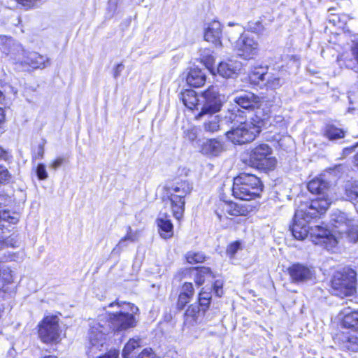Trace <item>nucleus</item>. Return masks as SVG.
<instances>
[{"label":"nucleus","mask_w":358,"mask_h":358,"mask_svg":"<svg viewBox=\"0 0 358 358\" xmlns=\"http://www.w3.org/2000/svg\"><path fill=\"white\" fill-rule=\"evenodd\" d=\"M108 307L116 308V310L99 315L96 320L90 323L92 341L95 339L94 332L107 336L113 331H124L136 325L135 315L138 313V308L133 303L115 301L110 303Z\"/></svg>","instance_id":"obj_1"},{"label":"nucleus","mask_w":358,"mask_h":358,"mask_svg":"<svg viewBox=\"0 0 358 358\" xmlns=\"http://www.w3.org/2000/svg\"><path fill=\"white\" fill-rule=\"evenodd\" d=\"M329 207V201L327 199L321 198L313 199L301 203L296 209L294 215V222L292 226V233L294 237L298 240H304L308 236L311 241V232L313 229L319 227H310V219L316 217L317 214H322Z\"/></svg>","instance_id":"obj_2"},{"label":"nucleus","mask_w":358,"mask_h":358,"mask_svg":"<svg viewBox=\"0 0 358 358\" xmlns=\"http://www.w3.org/2000/svg\"><path fill=\"white\" fill-rule=\"evenodd\" d=\"M224 121L231 124L226 136L234 144L242 145L251 142L261 131L260 126L245 120L244 112L238 108L229 110L224 115Z\"/></svg>","instance_id":"obj_3"},{"label":"nucleus","mask_w":358,"mask_h":358,"mask_svg":"<svg viewBox=\"0 0 358 358\" xmlns=\"http://www.w3.org/2000/svg\"><path fill=\"white\" fill-rule=\"evenodd\" d=\"M331 231L322 227H317L313 229L311 232L313 243L322 245L328 250L334 248L339 240L343 238V234L349 229L352 220L349 219L345 213L336 211L331 215Z\"/></svg>","instance_id":"obj_4"},{"label":"nucleus","mask_w":358,"mask_h":358,"mask_svg":"<svg viewBox=\"0 0 358 358\" xmlns=\"http://www.w3.org/2000/svg\"><path fill=\"white\" fill-rule=\"evenodd\" d=\"M203 100L205 103L201 107V110L196 115V120L207 116L204 120L203 127L206 132L214 133L224 129L225 125L229 126L224 121V116L220 117L215 115L219 112L222 107V100L215 87H210L204 92Z\"/></svg>","instance_id":"obj_5"},{"label":"nucleus","mask_w":358,"mask_h":358,"mask_svg":"<svg viewBox=\"0 0 358 358\" xmlns=\"http://www.w3.org/2000/svg\"><path fill=\"white\" fill-rule=\"evenodd\" d=\"M166 189L165 206L171 209L174 217L180 220L185 210V198L190 194L192 186L187 180H180L166 186Z\"/></svg>","instance_id":"obj_6"},{"label":"nucleus","mask_w":358,"mask_h":358,"mask_svg":"<svg viewBox=\"0 0 358 358\" xmlns=\"http://www.w3.org/2000/svg\"><path fill=\"white\" fill-rule=\"evenodd\" d=\"M232 192L236 198L249 201L259 196L262 185L256 176L244 173L234 178Z\"/></svg>","instance_id":"obj_7"},{"label":"nucleus","mask_w":358,"mask_h":358,"mask_svg":"<svg viewBox=\"0 0 358 358\" xmlns=\"http://www.w3.org/2000/svg\"><path fill=\"white\" fill-rule=\"evenodd\" d=\"M245 162L251 167L268 171L273 170L277 160L273 156V149L266 143H259L251 147L247 152Z\"/></svg>","instance_id":"obj_8"},{"label":"nucleus","mask_w":358,"mask_h":358,"mask_svg":"<svg viewBox=\"0 0 358 358\" xmlns=\"http://www.w3.org/2000/svg\"><path fill=\"white\" fill-rule=\"evenodd\" d=\"M59 320L56 315H47L38 324V335L43 343H57L60 341Z\"/></svg>","instance_id":"obj_9"},{"label":"nucleus","mask_w":358,"mask_h":358,"mask_svg":"<svg viewBox=\"0 0 358 358\" xmlns=\"http://www.w3.org/2000/svg\"><path fill=\"white\" fill-rule=\"evenodd\" d=\"M343 324L348 328H355L345 337L343 348L353 352L358 351V310L351 312L345 311Z\"/></svg>","instance_id":"obj_10"},{"label":"nucleus","mask_w":358,"mask_h":358,"mask_svg":"<svg viewBox=\"0 0 358 358\" xmlns=\"http://www.w3.org/2000/svg\"><path fill=\"white\" fill-rule=\"evenodd\" d=\"M234 50L240 57L249 60L257 56L259 45L253 36L242 33L235 42Z\"/></svg>","instance_id":"obj_11"},{"label":"nucleus","mask_w":358,"mask_h":358,"mask_svg":"<svg viewBox=\"0 0 358 358\" xmlns=\"http://www.w3.org/2000/svg\"><path fill=\"white\" fill-rule=\"evenodd\" d=\"M215 213L220 222L231 217L246 216L248 213L247 208L232 201H218L215 207Z\"/></svg>","instance_id":"obj_12"},{"label":"nucleus","mask_w":358,"mask_h":358,"mask_svg":"<svg viewBox=\"0 0 358 358\" xmlns=\"http://www.w3.org/2000/svg\"><path fill=\"white\" fill-rule=\"evenodd\" d=\"M94 340L92 341V331H89L90 345L87 351L89 358H118L119 351L117 350H110L104 355H98V352L101 351V348L103 346L106 341V336L103 334L94 332Z\"/></svg>","instance_id":"obj_13"},{"label":"nucleus","mask_w":358,"mask_h":358,"mask_svg":"<svg viewBox=\"0 0 358 358\" xmlns=\"http://www.w3.org/2000/svg\"><path fill=\"white\" fill-rule=\"evenodd\" d=\"M340 275L341 277L334 275L331 281L335 294L341 298L352 296L356 292L355 277L345 278L343 275Z\"/></svg>","instance_id":"obj_14"},{"label":"nucleus","mask_w":358,"mask_h":358,"mask_svg":"<svg viewBox=\"0 0 358 358\" xmlns=\"http://www.w3.org/2000/svg\"><path fill=\"white\" fill-rule=\"evenodd\" d=\"M222 25L218 21L213 20L205 24L203 29L204 40L213 43L215 47H222Z\"/></svg>","instance_id":"obj_15"},{"label":"nucleus","mask_w":358,"mask_h":358,"mask_svg":"<svg viewBox=\"0 0 358 358\" xmlns=\"http://www.w3.org/2000/svg\"><path fill=\"white\" fill-rule=\"evenodd\" d=\"M243 65L240 61L236 59H227L221 62L217 68V73L226 78H234L238 76L242 69Z\"/></svg>","instance_id":"obj_16"},{"label":"nucleus","mask_w":358,"mask_h":358,"mask_svg":"<svg viewBox=\"0 0 358 358\" xmlns=\"http://www.w3.org/2000/svg\"><path fill=\"white\" fill-rule=\"evenodd\" d=\"M291 279L294 282H303L311 280L314 276V271L301 264H293L288 269Z\"/></svg>","instance_id":"obj_17"},{"label":"nucleus","mask_w":358,"mask_h":358,"mask_svg":"<svg viewBox=\"0 0 358 358\" xmlns=\"http://www.w3.org/2000/svg\"><path fill=\"white\" fill-rule=\"evenodd\" d=\"M307 187L311 193L318 195L315 199L321 198L327 199L329 201V205L331 204V199L328 194L329 184L322 176L311 180L308 183Z\"/></svg>","instance_id":"obj_18"},{"label":"nucleus","mask_w":358,"mask_h":358,"mask_svg":"<svg viewBox=\"0 0 358 358\" xmlns=\"http://www.w3.org/2000/svg\"><path fill=\"white\" fill-rule=\"evenodd\" d=\"M204 92L198 98L196 92L192 90H187L181 94V99L184 105L190 110H201L203 104Z\"/></svg>","instance_id":"obj_19"},{"label":"nucleus","mask_w":358,"mask_h":358,"mask_svg":"<svg viewBox=\"0 0 358 358\" xmlns=\"http://www.w3.org/2000/svg\"><path fill=\"white\" fill-rule=\"evenodd\" d=\"M156 222L159 227V233L163 238H169L173 236V226L169 215L160 214Z\"/></svg>","instance_id":"obj_20"},{"label":"nucleus","mask_w":358,"mask_h":358,"mask_svg":"<svg viewBox=\"0 0 358 358\" xmlns=\"http://www.w3.org/2000/svg\"><path fill=\"white\" fill-rule=\"evenodd\" d=\"M234 101L240 107L248 109L258 107L259 99L251 92H245L235 98Z\"/></svg>","instance_id":"obj_21"},{"label":"nucleus","mask_w":358,"mask_h":358,"mask_svg":"<svg viewBox=\"0 0 358 358\" xmlns=\"http://www.w3.org/2000/svg\"><path fill=\"white\" fill-rule=\"evenodd\" d=\"M223 150L222 143L215 138L206 140L201 147V152L208 156H217Z\"/></svg>","instance_id":"obj_22"},{"label":"nucleus","mask_w":358,"mask_h":358,"mask_svg":"<svg viewBox=\"0 0 358 358\" xmlns=\"http://www.w3.org/2000/svg\"><path fill=\"white\" fill-rule=\"evenodd\" d=\"M200 317V308L196 303L192 304L188 307L185 313L184 319V325L187 328L194 327L198 323V320Z\"/></svg>","instance_id":"obj_23"},{"label":"nucleus","mask_w":358,"mask_h":358,"mask_svg":"<svg viewBox=\"0 0 358 358\" xmlns=\"http://www.w3.org/2000/svg\"><path fill=\"white\" fill-rule=\"evenodd\" d=\"M14 272L8 265L4 264L3 261H0V281L3 287L10 286H15L16 287L14 283Z\"/></svg>","instance_id":"obj_24"},{"label":"nucleus","mask_w":358,"mask_h":358,"mask_svg":"<svg viewBox=\"0 0 358 358\" xmlns=\"http://www.w3.org/2000/svg\"><path fill=\"white\" fill-rule=\"evenodd\" d=\"M187 83L194 87L202 86L206 81V74L199 69H191L187 76Z\"/></svg>","instance_id":"obj_25"},{"label":"nucleus","mask_w":358,"mask_h":358,"mask_svg":"<svg viewBox=\"0 0 358 358\" xmlns=\"http://www.w3.org/2000/svg\"><path fill=\"white\" fill-rule=\"evenodd\" d=\"M24 62L34 69H43L49 64L48 59L37 52H29Z\"/></svg>","instance_id":"obj_26"},{"label":"nucleus","mask_w":358,"mask_h":358,"mask_svg":"<svg viewBox=\"0 0 358 358\" xmlns=\"http://www.w3.org/2000/svg\"><path fill=\"white\" fill-rule=\"evenodd\" d=\"M213 54V52L210 49H202L200 50V60L213 74H215L213 68L215 57Z\"/></svg>","instance_id":"obj_27"},{"label":"nucleus","mask_w":358,"mask_h":358,"mask_svg":"<svg viewBox=\"0 0 358 358\" xmlns=\"http://www.w3.org/2000/svg\"><path fill=\"white\" fill-rule=\"evenodd\" d=\"M211 278H213V275L210 268L201 267L195 271L194 281L199 286L201 285L206 280Z\"/></svg>","instance_id":"obj_28"},{"label":"nucleus","mask_w":358,"mask_h":358,"mask_svg":"<svg viewBox=\"0 0 358 358\" xmlns=\"http://www.w3.org/2000/svg\"><path fill=\"white\" fill-rule=\"evenodd\" d=\"M267 73L262 67L255 68L249 74L250 81L255 85H259L266 80Z\"/></svg>","instance_id":"obj_29"},{"label":"nucleus","mask_w":358,"mask_h":358,"mask_svg":"<svg viewBox=\"0 0 358 358\" xmlns=\"http://www.w3.org/2000/svg\"><path fill=\"white\" fill-rule=\"evenodd\" d=\"M345 132L343 129L334 125H327L324 130V136L329 140H337L344 137Z\"/></svg>","instance_id":"obj_30"},{"label":"nucleus","mask_w":358,"mask_h":358,"mask_svg":"<svg viewBox=\"0 0 358 358\" xmlns=\"http://www.w3.org/2000/svg\"><path fill=\"white\" fill-rule=\"evenodd\" d=\"M140 346V340L131 338L125 345L122 350L123 358H129L131 352Z\"/></svg>","instance_id":"obj_31"},{"label":"nucleus","mask_w":358,"mask_h":358,"mask_svg":"<svg viewBox=\"0 0 358 358\" xmlns=\"http://www.w3.org/2000/svg\"><path fill=\"white\" fill-rule=\"evenodd\" d=\"M212 297L211 290L210 288L205 289L203 288L199 295V302L198 304L199 306H203L207 308L210 302V299Z\"/></svg>","instance_id":"obj_32"},{"label":"nucleus","mask_w":358,"mask_h":358,"mask_svg":"<svg viewBox=\"0 0 358 358\" xmlns=\"http://www.w3.org/2000/svg\"><path fill=\"white\" fill-rule=\"evenodd\" d=\"M265 80H266L265 85L271 90L278 89L282 85L280 77L271 76V73H267Z\"/></svg>","instance_id":"obj_33"},{"label":"nucleus","mask_w":358,"mask_h":358,"mask_svg":"<svg viewBox=\"0 0 358 358\" xmlns=\"http://www.w3.org/2000/svg\"><path fill=\"white\" fill-rule=\"evenodd\" d=\"M348 238L350 241L357 242L358 241V224H355L354 221L351 222L349 229L347 230L345 234H343V237Z\"/></svg>","instance_id":"obj_34"},{"label":"nucleus","mask_w":358,"mask_h":358,"mask_svg":"<svg viewBox=\"0 0 358 358\" xmlns=\"http://www.w3.org/2000/svg\"><path fill=\"white\" fill-rule=\"evenodd\" d=\"M345 194L348 199L350 201L358 200V184L356 182L348 186L345 190Z\"/></svg>","instance_id":"obj_35"},{"label":"nucleus","mask_w":358,"mask_h":358,"mask_svg":"<svg viewBox=\"0 0 358 358\" xmlns=\"http://www.w3.org/2000/svg\"><path fill=\"white\" fill-rule=\"evenodd\" d=\"M140 235V230H134L130 226H128L127 227L126 234L124 237L130 243H135L138 241Z\"/></svg>","instance_id":"obj_36"},{"label":"nucleus","mask_w":358,"mask_h":358,"mask_svg":"<svg viewBox=\"0 0 358 358\" xmlns=\"http://www.w3.org/2000/svg\"><path fill=\"white\" fill-rule=\"evenodd\" d=\"M186 259L189 264H196L203 262L205 257L201 252H189L186 255Z\"/></svg>","instance_id":"obj_37"},{"label":"nucleus","mask_w":358,"mask_h":358,"mask_svg":"<svg viewBox=\"0 0 358 358\" xmlns=\"http://www.w3.org/2000/svg\"><path fill=\"white\" fill-rule=\"evenodd\" d=\"M199 134V129L194 125H191L189 128L184 130L185 137L191 141L196 139Z\"/></svg>","instance_id":"obj_38"},{"label":"nucleus","mask_w":358,"mask_h":358,"mask_svg":"<svg viewBox=\"0 0 358 358\" xmlns=\"http://www.w3.org/2000/svg\"><path fill=\"white\" fill-rule=\"evenodd\" d=\"M248 30L256 33V34H261L264 29V27L262 24V23L260 21H256V22H250L248 24Z\"/></svg>","instance_id":"obj_39"},{"label":"nucleus","mask_w":358,"mask_h":358,"mask_svg":"<svg viewBox=\"0 0 358 358\" xmlns=\"http://www.w3.org/2000/svg\"><path fill=\"white\" fill-rule=\"evenodd\" d=\"M241 243L239 241L234 242L228 246L227 250V255L231 259H232L234 257V255H236V253L239 250H241Z\"/></svg>","instance_id":"obj_40"},{"label":"nucleus","mask_w":358,"mask_h":358,"mask_svg":"<svg viewBox=\"0 0 358 358\" xmlns=\"http://www.w3.org/2000/svg\"><path fill=\"white\" fill-rule=\"evenodd\" d=\"M129 243H131L123 236L113 248L112 252L114 254H120L124 248L129 245Z\"/></svg>","instance_id":"obj_41"},{"label":"nucleus","mask_w":358,"mask_h":358,"mask_svg":"<svg viewBox=\"0 0 358 358\" xmlns=\"http://www.w3.org/2000/svg\"><path fill=\"white\" fill-rule=\"evenodd\" d=\"M18 3L21 4L26 8H31L37 6L45 0H15Z\"/></svg>","instance_id":"obj_42"},{"label":"nucleus","mask_w":358,"mask_h":358,"mask_svg":"<svg viewBox=\"0 0 358 358\" xmlns=\"http://www.w3.org/2000/svg\"><path fill=\"white\" fill-rule=\"evenodd\" d=\"M15 293V287L10 286L8 287H0V299L11 296Z\"/></svg>","instance_id":"obj_43"},{"label":"nucleus","mask_w":358,"mask_h":358,"mask_svg":"<svg viewBox=\"0 0 358 358\" xmlns=\"http://www.w3.org/2000/svg\"><path fill=\"white\" fill-rule=\"evenodd\" d=\"M10 178V174L7 168L0 164V184L8 182Z\"/></svg>","instance_id":"obj_44"},{"label":"nucleus","mask_w":358,"mask_h":358,"mask_svg":"<svg viewBox=\"0 0 358 358\" xmlns=\"http://www.w3.org/2000/svg\"><path fill=\"white\" fill-rule=\"evenodd\" d=\"M17 241L13 238L8 237L4 241L0 240V250H2L8 247H16Z\"/></svg>","instance_id":"obj_45"},{"label":"nucleus","mask_w":358,"mask_h":358,"mask_svg":"<svg viewBox=\"0 0 358 358\" xmlns=\"http://www.w3.org/2000/svg\"><path fill=\"white\" fill-rule=\"evenodd\" d=\"M136 358H159L151 348L144 349Z\"/></svg>","instance_id":"obj_46"},{"label":"nucleus","mask_w":358,"mask_h":358,"mask_svg":"<svg viewBox=\"0 0 358 358\" xmlns=\"http://www.w3.org/2000/svg\"><path fill=\"white\" fill-rule=\"evenodd\" d=\"M36 173L38 179L45 180L48 178V173L45 169V166L43 164L38 165L36 169Z\"/></svg>","instance_id":"obj_47"},{"label":"nucleus","mask_w":358,"mask_h":358,"mask_svg":"<svg viewBox=\"0 0 358 358\" xmlns=\"http://www.w3.org/2000/svg\"><path fill=\"white\" fill-rule=\"evenodd\" d=\"M222 286L223 282L221 280H217L214 282L213 291L215 294L218 297L222 296L223 294Z\"/></svg>","instance_id":"obj_48"},{"label":"nucleus","mask_w":358,"mask_h":358,"mask_svg":"<svg viewBox=\"0 0 358 358\" xmlns=\"http://www.w3.org/2000/svg\"><path fill=\"white\" fill-rule=\"evenodd\" d=\"M181 293L192 297L194 294V288L191 282H185L182 285Z\"/></svg>","instance_id":"obj_49"},{"label":"nucleus","mask_w":358,"mask_h":358,"mask_svg":"<svg viewBox=\"0 0 358 358\" xmlns=\"http://www.w3.org/2000/svg\"><path fill=\"white\" fill-rule=\"evenodd\" d=\"M190 299V296L180 293L178 297V306L180 308H182L189 302Z\"/></svg>","instance_id":"obj_50"},{"label":"nucleus","mask_w":358,"mask_h":358,"mask_svg":"<svg viewBox=\"0 0 358 358\" xmlns=\"http://www.w3.org/2000/svg\"><path fill=\"white\" fill-rule=\"evenodd\" d=\"M124 69V65L122 63L116 64L113 69V78L116 79L120 77Z\"/></svg>","instance_id":"obj_51"},{"label":"nucleus","mask_w":358,"mask_h":358,"mask_svg":"<svg viewBox=\"0 0 358 358\" xmlns=\"http://www.w3.org/2000/svg\"><path fill=\"white\" fill-rule=\"evenodd\" d=\"M44 155V145L40 144L36 152L34 153V158L35 159H42Z\"/></svg>","instance_id":"obj_52"},{"label":"nucleus","mask_w":358,"mask_h":358,"mask_svg":"<svg viewBox=\"0 0 358 358\" xmlns=\"http://www.w3.org/2000/svg\"><path fill=\"white\" fill-rule=\"evenodd\" d=\"M0 44L9 46L13 44V41L11 38H8L6 36H0Z\"/></svg>","instance_id":"obj_53"},{"label":"nucleus","mask_w":358,"mask_h":358,"mask_svg":"<svg viewBox=\"0 0 358 358\" xmlns=\"http://www.w3.org/2000/svg\"><path fill=\"white\" fill-rule=\"evenodd\" d=\"M3 99V94L0 91V102ZM5 120V114H4V110L3 108L0 107V124L3 123Z\"/></svg>","instance_id":"obj_54"},{"label":"nucleus","mask_w":358,"mask_h":358,"mask_svg":"<svg viewBox=\"0 0 358 358\" xmlns=\"http://www.w3.org/2000/svg\"><path fill=\"white\" fill-rule=\"evenodd\" d=\"M62 162L63 159L62 158H58L55 159L54 162H52L50 166L54 169H57L62 165Z\"/></svg>","instance_id":"obj_55"},{"label":"nucleus","mask_w":358,"mask_h":358,"mask_svg":"<svg viewBox=\"0 0 358 358\" xmlns=\"http://www.w3.org/2000/svg\"><path fill=\"white\" fill-rule=\"evenodd\" d=\"M352 54L355 56L356 60L358 62V42L352 48Z\"/></svg>","instance_id":"obj_56"},{"label":"nucleus","mask_w":358,"mask_h":358,"mask_svg":"<svg viewBox=\"0 0 358 358\" xmlns=\"http://www.w3.org/2000/svg\"><path fill=\"white\" fill-rule=\"evenodd\" d=\"M228 26L229 27H232V26H236V28L238 29V33H240L241 34L243 33V28L240 26L238 24H236V23H234V22H229L228 23Z\"/></svg>","instance_id":"obj_57"},{"label":"nucleus","mask_w":358,"mask_h":358,"mask_svg":"<svg viewBox=\"0 0 358 358\" xmlns=\"http://www.w3.org/2000/svg\"><path fill=\"white\" fill-rule=\"evenodd\" d=\"M275 121L277 122V123H280L282 122V124L281 126H283L285 127H287V122L283 120L282 117L281 116H276L275 117Z\"/></svg>","instance_id":"obj_58"},{"label":"nucleus","mask_w":358,"mask_h":358,"mask_svg":"<svg viewBox=\"0 0 358 358\" xmlns=\"http://www.w3.org/2000/svg\"><path fill=\"white\" fill-rule=\"evenodd\" d=\"M354 164L358 169V153L354 157Z\"/></svg>","instance_id":"obj_59"},{"label":"nucleus","mask_w":358,"mask_h":358,"mask_svg":"<svg viewBox=\"0 0 358 358\" xmlns=\"http://www.w3.org/2000/svg\"><path fill=\"white\" fill-rule=\"evenodd\" d=\"M117 2V0H109V3H113L114 5H115Z\"/></svg>","instance_id":"obj_60"},{"label":"nucleus","mask_w":358,"mask_h":358,"mask_svg":"<svg viewBox=\"0 0 358 358\" xmlns=\"http://www.w3.org/2000/svg\"><path fill=\"white\" fill-rule=\"evenodd\" d=\"M43 358H57V357L55 356H53V355H48V356H45Z\"/></svg>","instance_id":"obj_61"},{"label":"nucleus","mask_w":358,"mask_h":358,"mask_svg":"<svg viewBox=\"0 0 358 358\" xmlns=\"http://www.w3.org/2000/svg\"><path fill=\"white\" fill-rule=\"evenodd\" d=\"M3 150L0 148V157L3 156Z\"/></svg>","instance_id":"obj_62"},{"label":"nucleus","mask_w":358,"mask_h":358,"mask_svg":"<svg viewBox=\"0 0 358 358\" xmlns=\"http://www.w3.org/2000/svg\"><path fill=\"white\" fill-rule=\"evenodd\" d=\"M358 146V143L355 144V145L354 146V148H357Z\"/></svg>","instance_id":"obj_63"}]
</instances>
